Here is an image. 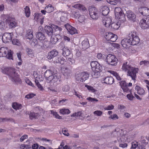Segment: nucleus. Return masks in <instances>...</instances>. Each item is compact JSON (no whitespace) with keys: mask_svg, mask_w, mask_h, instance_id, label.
I'll return each instance as SVG.
<instances>
[{"mask_svg":"<svg viewBox=\"0 0 149 149\" xmlns=\"http://www.w3.org/2000/svg\"><path fill=\"white\" fill-rule=\"evenodd\" d=\"M2 72L8 76L10 79L13 81H19L20 79L19 76L15 72L14 68L6 67L2 68Z\"/></svg>","mask_w":149,"mask_h":149,"instance_id":"f257e3e1","label":"nucleus"},{"mask_svg":"<svg viewBox=\"0 0 149 149\" xmlns=\"http://www.w3.org/2000/svg\"><path fill=\"white\" fill-rule=\"evenodd\" d=\"M89 14L91 17L93 19H97L99 17L101 13L95 7L90 6L89 7Z\"/></svg>","mask_w":149,"mask_h":149,"instance_id":"f03ea898","label":"nucleus"},{"mask_svg":"<svg viewBox=\"0 0 149 149\" xmlns=\"http://www.w3.org/2000/svg\"><path fill=\"white\" fill-rule=\"evenodd\" d=\"M129 38L130 41L131 45H134L138 44L140 39L136 35L135 32H131L129 33L128 36Z\"/></svg>","mask_w":149,"mask_h":149,"instance_id":"7ed1b4c3","label":"nucleus"},{"mask_svg":"<svg viewBox=\"0 0 149 149\" xmlns=\"http://www.w3.org/2000/svg\"><path fill=\"white\" fill-rule=\"evenodd\" d=\"M105 61L109 65H116L117 64L118 60L115 55L109 54L106 56Z\"/></svg>","mask_w":149,"mask_h":149,"instance_id":"20e7f679","label":"nucleus"},{"mask_svg":"<svg viewBox=\"0 0 149 149\" xmlns=\"http://www.w3.org/2000/svg\"><path fill=\"white\" fill-rule=\"evenodd\" d=\"M78 75L76 78L77 81L83 82L88 78L89 74L87 72H83L78 74Z\"/></svg>","mask_w":149,"mask_h":149,"instance_id":"39448f33","label":"nucleus"},{"mask_svg":"<svg viewBox=\"0 0 149 149\" xmlns=\"http://www.w3.org/2000/svg\"><path fill=\"white\" fill-rule=\"evenodd\" d=\"M91 65L93 71L101 72L103 69L102 65L96 61L91 62Z\"/></svg>","mask_w":149,"mask_h":149,"instance_id":"423d86ee","label":"nucleus"},{"mask_svg":"<svg viewBox=\"0 0 149 149\" xmlns=\"http://www.w3.org/2000/svg\"><path fill=\"white\" fill-rule=\"evenodd\" d=\"M138 71V68H135L132 67L128 70L127 75L130 76L132 80H135L136 77V74Z\"/></svg>","mask_w":149,"mask_h":149,"instance_id":"0eeeda50","label":"nucleus"},{"mask_svg":"<svg viewBox=\"0 0 149 149\" xmlns=\"http://www.w3.org/2000/svg\"><path fill=\"white\" fill-rule=\"evenodd\" d=\"M139 24L140 26L143 29H146L149 28V18L142 19L140 20Z\"/></svg>","mask_w":149,"mask_h":149,"instance_id":"6e6552de","label":"nucleus"},{"mask_svg":"<svg viewBox=\"0 0 149 149\" xmlns=\"http://www.w3.org/2000/svg\"><path fill=\"white\" fill-rule=\"evenodd\" d=\"M126 15L128 19L130 21L135 22L136 20V16L134 13L130 10H128L126 12Z\"/></svg>","mask_w":149,"mask_h":149,"instance_id":"1a4fd4ad","label":"nucleus"},{"mask_svg":"<svg viewBox=\"0 0 149 149\" xmlns=\"http://www.w3.org/2000/svg\"><path fill=\"white\" fill-rule=\"evenodd\" d=\"M12 33H5L2 36V40L3 42L6 43L11 41Z\"/></svg>","mask_w":149,"mask_h":149,"instance_id":"9d476101","label":"nucleus"},{"mask_svg":"<svg viewBox=\"0 0 149 149\" xmlns=\"http://www.w3.org/2000/svg\"><path fill=\"white\" fill-rule=\"evenodd\" d=\"M64 26L70 34L73 35L77 33V29L71 26L69 24L67 23L65 24Z\"/></svg>","mask_w":149,"mask_h":149,"instance_id":"9b49d317","label":"nucleus"},{"mask_svg":"<svg viewBox=\"0 0 149 149\" xmlns=\"http://www.w3.org/2000/svg\"><path fill=\"white\" fill-rule=\"evenodd\" d=\"M130 40L128 36L127 38L122 40L121 42V44L122 46L125 48H127L130 47L131 45L130 41Z\"/></svg>","mask_w":149,"mask_h":149,"instance_id":"f8f14e48","label":"nucleus"},{"mask_svg":"<svg viewBox=\"0 0 149 149\" xmlns=\"http://www.w3.org/2000/svg\"><path fill=\"white\" fill-rule=\"evenodd\" d=\"M58 52L57 50L54 49L49 52L47 56L48 59H51L56 57L58 54Z\"/></svg>","mask_w":149,"mask_h":149,"instance_id":"ddd939ff","label":"nucleus"},{"mask_svg":"<svg viewBox=\"0 0 149 149\" xmlns=\"http://www.w3.org/2000/svg\"><path fill=\"white\" fill-rule=\"evenodd\" d=\"M139 11L142 15L144 16L149 15V8L144 7H141L139 9Z\"/></svg>","mask_w":149,"mask_h":149,"instance_id":"4468645a","label":"nucleus"},{"mask_svg":"<svg viewBox=\"0 0 149 149\" xmlns=\"http://www.w3.org/2000/svg\"><path fill=\"white\" fill-rule=\"evenodd\" d=\"M44 31L48 36H52L53 33V28L52 27L49 26H46L44 27Z\"/></svg>","mask_w":149,"mask_h":149,"instance_id":"2eb2a0df","label":"nucleus"},{"mask_svg":"<svg viewBox=\"0 0 149 149\" xmlns=\"http://www.w3.org/2000/svg\"><path fill=\"white\" fill-rule=\"evenodd\" d=\"M54 73L50 70H47L45 73V77L46 79L49 81L51 79V78L54 74Z\"/></svg>","mask_w":149,"mask_h":149,"instance_id":"dca6fc26","label":"nucleus"},{"mask_svg":"<svg viewBox=\"0 0 149 149\" xmlns=\"http://www.w3.org/2000/svg\"><path fill=\"white\" fill-rule=\"evenodd\" d=\"M120 85L124 92H127L129 89L127 87V83L125 81H122L119 82Z\"/></svg>","mask_w":149,"mask_h":149,"instance_id":"f3484780","label":"nucleus"},{"mask_svg":"<svg viewBox=\"0 0 149 149\" xmlns=\"http://www.w3.org/2000/svg\"><path fill=\"white\" fill-rule=\"evenodd\" d=\"M53 28V33L56 36H58L60 34L61 31L62 30V29L57 26L53 25H52Z\"/></svg>","mask_w":149,"mask_h":149,"instance_id":"a211bd4d","label":"nucleus"},{"mask_svg":"<svg viewBox=\"0 0 149 149\" xmlns=\"http://www.w3.org/2000/svg\"><path fill=\"white\" fill-rule=\"evenodd\" d=\"M111 21L112 19L111 17H106L103 21V22L106 27H108L111 24Z\"/></svg>","mask_w":149,"mask_h":149,"instance_id":"6ab92c4d","label":"nucleus"},{"mask_svg":"<svg viewBox=\"0 0 149 149\" xmlns=\"http://www.w3.org/2000/svg\"><path fill=\"white\" fill-rule=\"evenodd\" d=\"M104 83L108 84H111L114 82V79L112 77L107 76L104 79Z\"/></svg>","mask_w":149,"mask_h":149,"instance_id":"aec40b11","label":"nucleus"},{"mask_svg":"<svg viewBox=\"0 0 149 149\" xmlns=\"http://www.w3.org/2000/svg\"><path fill=\"white\" fill-rule=\"evenodd\" d=\"M36 38L40 40H43L45 39L44 34L41 31H38L36 33Z\"/></svg>","mask_w":149,"mask_h":149,"instance_id":"412c9836","label":"nucleus"},{"mask_svg":"<svg viewBox=\"0 0 149 149\" xmlns=\"http://www.w3.org/2000/svg\"><path fill=\"white\" fill-rule=\"evenodd\" d=\"M135 90L137 91V93L140 95H143L145 94V91L142 88L138 85L135 87Z\"/></svg>","mask_w":149,"mask_h":149,"instance_id":"4be33fe9","label":"nucleus"},{"mask_svg":"<svg viewBox=\"0 0 149 149\" xmlns=\"http://www.w3.org/2000/svg\"><path fill=\"white\" fill-rule=\"evenodd\" d=\"M8 51V49L7 48L5 47H1L0 48V56L5 57Z\"/></svg>","mask_w":149,"mask_h":149,"instance_id":"5701e85b","label":"nucleus"},{"mask_svg":"<svg viewBox=\"0 0 149 149\" xmlns=\"http://www.w3.org/2000/svg\"><path fill=\"white\" fill-rule=\"evenodd\" d=\"M114 12L116 17H118L119 15L123 13L121 8L119 7L115 8Z\"/></svg>","mask_w":149,"mask_h":149,"instance_id":"b1692460","label":"nucleus"},{"mask_svg":"<svg viewBox=\"0 0 149 149\" xmlns=\"http://www.w3.org/2000/svg\"><path fill=\"white\" fill-rule=\"evenodd\" d=\"M82 48L84 50H85L89 47V45L88 40L86 39L84 40L82 42Z\"/></svg>","mask_w":149,"mask_h":149,"instance_id":"393cba45","label":"nucleus"},{"mask_svg":"<svg viewBox=\"0 0 149 149\" xmlns=\"http://www.w3.org/2000/svg\"><path fill=\"white\" fill-rule=\"evenodd\" d=\"M63 51L62 55L65 56H68L71 54L70 51L67 47H64L62 49Z\"/></svg>","mask_w":149,"mask_h":149,"instance_id":"a878e982","label":"nucleus"},{"mask_svg":"<svg viewBox=\"0 0 149 149\" xmlns=\"http://www.w3.org/2000/svg\"><path fill=\"white\" fill-rule=\"evenodd\" d=\"M26 51L29 56L32 58L34 56V52L32 49L27 47L26 49Z\"/></svg>","mask_w":149,"mask_h":149,"instance_id":"bb28decb","label":"nucleus"},{"mask_svg":"<svg viewBox=\"0 0 149 149\" xmlns=\"http://www.w3.org/2000/svg\"><path fill=\"white\" fill-rule=\"evenodd\" d=\"M110 25L111 29L113 30H117L120 27V24L118 22H113Z\"/></svg>","mask_w":149,"mask_h":149,"instance_id":"cd10ccee","label":"nucleus"},{"mask_svg":"<svg viewBox=\"0 0 149 149\" xmlns=\"http://www.w3.org/2000/svg\"><path fill=\"white\" fill-rule=\"evenodd\" d=\"M131 67H132L130 65H129L128 64V62H126L125 63H124L123 64L122 69L125 72H126L127 71L128 72V70H129L130 68H131Z\"/></svg>","mask_w":149,"mask_h":149,"instance_id":"c85d7f7f","label":"nucleus"},{"mask_svg":"<svg viewBox=\"0 0 149 149\" xmlns=\"http://www.w3.org/2000/svg\"><path fill=\"white\" fill-rule=\"evenodd\" d=\"M74 7L80 10L85 11L86 10V8L85 7L84 5L80 4H75L74 6Z\"/></svg>","mask_w":149,"mask_h":149,"instance_id":"c756f323","label":"nucleus"},{"mask_svg":"<svg viewBox=\"0 0 149 149\" xmlns=\"http://www.w3.org/2000/svg\"><path fill=\"white\" fill-rule=\"evenodd\" d=\"M109 8L107 6L103 7L102 9V11L101 13L100 12V14H102V15L104 16H106L108 14L109 12Z\"/></svg>","mask_w":149,"mask_h":149,"instance_id":"7c9ffc66","label":"nucleus"},{"mask_svg":"<svg viewBox=\"0 0 149 149\" xmlns=\"http://www.w3.org/2000/svg\"><path fill=\"white\" fill-rule=\"evenodd\" d=\"M26 37L27 39H31L33 38V31L31 29H28L26 32Z\"/></svg>","mask_w":149,"mask_h":149,"instance_id":"2f4dec72","label":"nucleus"},{"mask_svg":"<svg viewBox=\"0 0 149 149\" xmlns=\"http://www.w3.org/2000/svg\"><path fill=\"white\" fill-rule=\"evenodd\" d=\"M12 107L15 109L19 110L21 109L22 108V106L21 104L15 102L12 104Z\"/></svg>","mask_w":149,"mask_h":149,"instance_id":"473e14b6","label":"nucleus"},{"mask_svg":"<svg viewBox=\"0 0 149 149\" xmlns=\"http://www.w3.org/2000/svg\"><path fill=\"white\" fill-rule=\"evenodd\" d=\"M62 72L64 75L66 76H69L71 73V71L68 68H63Z\"/></svg>","mask_w":149,"mask_h":149,"instance_id":"72a5a7b5","label":"nucleus"},{"mask_svg":"<svg viewBox=\"0 0 149 149\" xmlns=\"http://www.w3.org/2000/svg\"><path fill=\"white\" fill-rule=\"evenodd\" d=\"M59 36L56 35L55 36H54L53 37H52L50 39V42L52 44H55L56 42L59 40L58 38Z\"/></svg>","mask_w":149,"mask_h":149,"instance_id":"f704fd0d","label":"nucleus"},{"mask_svg":"<svg viewBox=\"0 0 149 149\" xmlns=\"http://www.w3.org/2000/svg\"><path fill=\"white\" fill-rule=\"evenodd\" d=\"M51 78V79H49L48 81L53 83H56L57 84H58L57 82L58 80V79L55 74Z\"/></svg>","mask_w":149,"mask_h":149,"instance_id":"c9c22d12","label":"nucleus"},{"mask_svg":"<svg viewBox=\"0 0 149 149\" xmlns=\"http://www.w3.org/2000/svg\"><path fill=\"white\" fill-rule=\"evenodd\" d=\"M45 9L46 10V13H49L54 10V8L51 5L49 4L45 7Z\"/></svg>","mask_w":149,"mask_h":149,"instance_id":"e433bc0d","label":"nucleus"},{"mask_svg":"<svg viewBox=\"0 0 149 149\" xmlns=\"http://www.w3.org/2000/svg\"><path fill=\"white\" fill-rule=\"evenodd\" d=\"M113 34L111 32H106L104 35V37L107 40L109 41L112 36H113Z\"/></svg>","mask_w":149,"mask_h":149,"instance_id":"4c0bfd02","label":"nucleus"},{"mask_svg":"<svg viewBox=\"0 0 149 149\" xmlns=\"http://www.w3.org/2000/svg\"><path fill=\"white\" fill-rule=\"evenodd\" d=\"M110 72L113 76H115L118 80L120 81L121 80V78H120L119 74L116 72L113 71H110Z\"/></svg>","mask_w":149,"mask_h":149,"instance_id":"58836bf2","label":"nucleus"},{"mask_svg":"<svg viewBox=\"0 0 149 149\" xmlns=\"http://www.w3.org/2000/svg\"><path fill=\"white\" fill-rule=\"evenodd\" d=\"M60 113L63 115L68 114L70 113V111L68 109L63 108L59 111Z\"/></svg>","mask_w":149,"mask_h":149,"instance_id":"ea45409f","label":"nucleus"},{"mask_svg":"<svg viewBox=\"0 0 149 149\" xmlns=\"http://www.w3.org/2000/svg\"><path fill=\"white\" fill-rule=\"evenodd\" d=\"M5 16V19H6L5 21L7 23L9 24L12 21H13L12 20L13 18L12 17L8 15H6Z\"/></svg>","mask_w":149,"mask_h":149,"instance_id":"a19ab883","label":"nucleus"},{"mask_svg":"<svg viewBox=\"0 0 149 149\" xmlns=\"http://www.w3.org/2000/svg\"><path fill=\"white\" fill-rule=\"evenodd\" d=\"M25 13L26 16L27 17H29L30 15L31 12L30 8L28 6H26L24 8Z\"/></svg>","mask_w":149,"mask_h":149,"instance_id":"79ce46f5","label":"nucleus"},{"mask_svg":"<svg viewBox=\"0 0 149 149\" xmlns=\"http://www.w3.org/2000/svg\"><path fill=\"white\" fill-rule=\"evenodd\" d=\"M106 1L108 3L111 5H116L120 1V0H106Z\"/></svg>","mask_w":149,"mask_h":149,"instance_id":"37998d69","label":"nucleus"},{"mask_svg":"<svg viewBox=\"0 0 149 149\" xmlns=\"http://www.w3.org/2000/svg\"><path fill=\"white\" fill-rule=\"evenodd\" d=\"M13 51H12L11 50L8 51V52H7V54H6L5 57L9 59H13Z\"/></svg>","mask_w":149,"mask_h":149,"instance_id":"c03bdc74","label":"nucleus"},{"mask_svg":"<svg viewBox=\"0 0 149 149\" xmlns=\"http://www.w3.org/2000/svg\"><path fill=\"white\" fill-rule=\"evenodd\" d=\"M119 20L121 21L124 22L125 21V15L123 13L121 14H120L119 16L118 17H116Z\"/></svg>","mask_w":149,"mask_h":149,"instance_id":"a18cd8bd","label":"nucleus"},{"mask_svg":"<svg viewBox=\"0 0 149 149\" xmlns=\"http://www.w3.org/2000/svg\"><path fill=\"white\" fill-rule=\"evenodd\" d=\"M31 148L30 145L24 144H21L20 147V149H30Z\"/></svg>","mask_w":149,"mask_h":149,"instance_id":"49530a36","label":"nucleus"},{"mask_svg":"<svg viewBox=\"0 0 149 149\" xmlns=\"http://www.w3.org/2000/svg\"><path fill=\"white\" fill-rule=\"evenodd\" d=\"M93 72L92 73V76L95 78H98L100 76V72H99L95 71H93Z\"/></svg>","mask_w":149,"mask_h":149,"instance_id":"de8ad7c7","label":"nucleus"},{"mask_svg":"<svg viewBox=\"0 0 149 149\" xmlns=\"http://www.w3.org/2000/svg\"><path fill=\"white\" fill-rule=\"evenodd\" d=\"M51 113L56 118L59 119H61V117L59 116V115L57 113V112L56 111H51Z\"/></svg>","mask_w":149,"mask_h":149,"instance_id":"09e8293b","label":"nucleus"},{"mask_svg":"<svg viewBox=\"0 0 149 149\" xmlns=\"http://www.w3.org/2000/svg\"><path fill=\"white\" fill-rule=\"evenodd\" d=\"M42 15L40 13H35L33 16L34 17V19L37 20L39 19H41L40 17H41Z\"/></svg>","mask_w":149,"mask_h":149,"instance_id":"8fccbe9b","label":"nucleus"},{"mask_svg":"<svg viewBox=\"0 0 149 149\" xmlns=\"http://www.w3.org/2000/svg\"><path fill=\"white\" fill-rule=\"evenodd\" d=\"M50 47L49 45V42L48 41H45L43 42V49Z\"/></svg>","mask_w":149,"mask_h":149,"instance_id":"3c124183","label":"nucleus"},{"mask_svg":"<svg viewBox=\"0 0 149 149\" xmlns=\"http://www.w3.org/2000/svg\"><path fill=\"white\" fill-rule=\"evenodd\" d=\"M138 145V142L136 141L132 142L131 149H135Z\"/></svg>","mask_w":149,"mask_h":149,"instance_id":"603ef678","label":"nucleus"},{"mask_svg":"<svg viewBox=\"0 0 149 149\" xmlns=\"http://www.w3.org/2000/svg\"><path fill=\"white\" fill-rule=\"evenodd\" d=\"M35 82L36 83V85L38 87V88L41 91H42L43 90V89L42 88V86L41 85H40L38 81L35 79Z\"/></svg>","mask_w":149,"mask_h":149,"instance_id":"864d4df0","label":"nucleus"},{"mask_svg":"<svg viewBox=\"0 0 149 149\" xmlns=\"http://www.w3.org/2000/svg\"><path fill=\"white\" fill-rule=\"evenodd\" d=\"M13 44L17 45H20L19 41L16 39H14L12 41Z\"/></svg>","mask_w":149,"mask_h":149,"instance_id":"5fc2aeb1","label":"nucleus"},{"mask_svg":"<svg viewBox=\"0 0 149 149\" xmlns=\"http://www.w3.org/2000/svg\"><path fill=\"white\" fill-rule=\"evenodd\" d=\"M79 21L80 22H83L85 19V16L84 15H79L78 18Z\"/></svg>","mask_w":149,"mask_h":149,"instance_id":"6e6d98bb","label":"nucleus"},{"mask_svg":"<svg viewBox=\"0 0 149 149\" xmlns=\"http://www.w3.org/2000/svg\"><path fill=\"white\" fill-rule=\"evenodd\" d=\"M85 87L87 88L88 89L92 92L94 93L95 91V90L93 87L89 86L88 85H86Z\"/></svg>","mask_w":149,"mask_h":149,"instance_id":"4d7b16f0","label":"nucleus"},{"mask_svg":"<svg viewBox=\"0 0 149 149\" xmlns=\"http://www.w3.org/2000/svg\"><path fill=\"white\" fill-rule=\"evenodd\" d=\"M38 114L34 113H31L30 114V118L31 119H32L31 117L35 118H38Z\"/></svg>","mask_w":149,"mask_h":149,"instance_id":"13d9d810","label":"nucleus"},{"mask_svg":"<svg viewBox=\"0 0 149 149\" xmlns=\"http://www.w3.org/2000/svg\"><path fill=\"white\" fill-rule=\"evenodd\" d=\"M109 118L113 120H116L118 118V117L116 114H113V115H111Z\"/></svg>","mask_w":149,"mask_h":149,"instance_id":"bf43d9fd","label":"nucleus"},{"mask_svg":"<svg viewBox=\"0 0 149 149\" xmlns=\"http://www.w3.org/2000/svg\"><path fill=\"white\" fill-rule=\"evenodd\" d=\"M59 62L58 63L61 65L64 64L65 62V60L62 57L59 56Z\"/></svg>","mask_w":149,"mask_h":149,"instance_id":"052dcab7","label":"nucleus"},{"mask_svg":"<svg viewBox=\"0 0 149 149\" xmlns=\"http://www.w3.org/2000/svg\"><path fill=\"white\" fill-rule=\"evenodd\" d=\"M70 89V87L68 85H66L63 86L62 88V90L64 92L68 91Z\"/></svg>","mask_w":149,"mask_h":149,"instance_id":"680f3d73","label":"nucleus"},{"mask_svg":"<svg viewBox=\"0 0 149 149\" xmlns=\"http://www.w3.org/2000/svg\"><path fill=\"white\" fill-rule=\"evenodd\" d=\"M117 39V35L113 34V36H112L111 39L109 41L112 42H115L116 40Z\"/></svg>","mask_w":149,"mask_h":149,"instance_id":"e2e57ef3","label":"nucleus"},{"mask_svg":"<svg viewBox=\"0 0 149 149\" xmlns=\"http://www.w3.org/2000/svg\"><path fill=\"white\" fill-rule=\"evenodd\" d=\"M36 95V94L34 93H30L27 95H26L25 96V98H27V99H30L32 97H33L34 96Z\"/></svg>","mask_w":149,"mask_h":149,"instance_id":"0e129e2a","label":"nucleus"},{"mask_svg":"<svg viewBox=\"0 0 149 149\" xmlns=\"http://www.w3.org/2000/svg\"><path fill=\"white\" fill-rule=\"evenodd\" d=\"M95 115H96L98 116H100L102 114V112L101 111H95L93 112Z\"/></svg>","mask_w":149,"mask_h":149,"instance_id":"69168bd1","label":"nucleus"},{"mask_svg":"<svg viewBox=\"0 0 149 149\" xmlns=\"http://www.w3.org/2000/svg\"><path fill=\"white\" fill-rule=\"evenodd\" d=\"M104 55H103L101 53H98L97 55V58L99 59H104Z\"/></svg>","mask_w":149,"mask_h":149,"instance_id":"338daca9","label":"nucleus"},{"mask_svg":"<svg viewBox=\"0 0 149 149\" xmlns=\"http://www.w3.org/2000/svg\"><path fill=\"white\" fill-rule=\"evenodd\" d=\"M87 100H88L92 102H98V100L95 98H93L90 97L87 98Z\"/></svg>","mask_w":149,"mask_h":149,"instance_id":"774afa93","label":"nucleus"}]
</instances>
